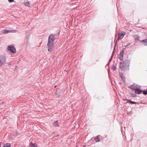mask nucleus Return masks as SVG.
<instances>
[{"instance_id": "f257e3e1", "label": "nucleus", "mask_w": 147, "mask_h": 147, "mask_svg": "<svg viewBox=\"0 0 147 147\" xmlns=\"http://www.w3.org/2000/svg\"><path fill=\"white\" fill-rule=\"evenodd\" d=\"M130 60L129 59L124 60L122 62H120L119 67L123 71H126L129 69Z\"/></svg>"}, {"instance_id": "f03ea898", "label": "nucleus", "mask_w": 147, "mask_h": 147, "mask_svg": "<svg viewBox=\"0 0 147 147\" xmlns=\"http://www.w3.org/2000/svg\"><path fill=\"white\" fill-rule=\"evenodd\" d=\"M55 36L53 34H50L48 38V43L47 44L53 45V42L55 39Z\"/></svg>"}, {"instance_id": "7ed1b4c3", "label": "nucleus", "mask_w": 147, "mask_h": 147, "mask_svg": "<svg viewBox=\"0 0 147 147\" xmlns=\"http://www.w3.org/2000/svg\"><path fill=\"white\" fill-rule=\"evenodd\" d=\"M6 62V57L3 55H0V67L4 65Z\"/></svg>"}, {"instance_id": "20e7f679", "label": "nucleus", "mask_w": 147, "mask_h": 147, "mask_svg": "<svg viewBox=\"0 0 147 147\" xmlns=\"http://www.w3.org/2000/svg\"><path fill=\"white\" fill-rule=\"evenodd\" d=\"M7 49L12 53H15L16 51L15 48L12 45L9 46L7 47Z\"/></svg>"}, {"instance_id": "39448f33", "label": "nucleus", "mask_w": 147, "mask_h": 147, "mask_svg": "<svg viewBox=\"0 0 147 147\" xmlns=\"http://www.w3.org/2000/svg\"><path fill=\"white\" fill-rule=\"evenodd\" d=\"M125 48H123L122 49L120 54L119 56V58L120 60L122 61L123 59V55L124 54V51Z\"/></svg>"}, {"instance_id": "423d86ee", "label": "nucleus", "mask_w": 147, "mask_h": 147, "mask_svg": "<svg viewBox=\"0 0 147 147\" xmlns=\"http://www.w3.org/2000/svg\"><path fill=\"white\" fill-rule=\"evenodd\" d=\"M125 34V32H121V33H119L118 35V39H117L118 40H119V39H122L123 36Z\"/></svg>"}, {"instance_id": "0eeeda50", "label": "nucleus", "mask_w": 147, "mask_h": 147, "mask_svg": "<svg viewBox=\"0 0 147 147\" xmlns=\"http://www.w3.org/2000/svg\"><path fill=\"white\" fill-rule=\"evenodd\" d=\"M53 45H49L47 44V47L48 48V50L50 51V52L53 53L54 51V49L53 48Z\"/></svg>"}, {"instance_id": "6e6552de", "label": "nucleus", "mask_w": 147, "mask_h": 147, "mask_svg": "<svg viewBox=\"0 0 147 147\" xmlns=\"http://www.w3.org/2000/svg\"><path fill=\"white\" fill-rule=\"evenodd\" d=\"M129 88L131 89L132 90H135L138 87L137 84H133L130 86L129 87Z\"/></svg>"}, {"instance_id": "1a4fd4ad", "label": "nucleus", "mask_w": 147, "mask_h": 147, "mask_svg": "<svg viewBox=\"0 0 147 147\" xmlns=\"http://www.w3.org/2000/svg\"><path fill=\"white\" fill-rule=\"evenodd\" d=\"M141 42L145 46L147 45V38L141 40Z\"/></svg>"}, {"instance_id": "9d476101", "label": "nucleus", "mask_w": 147, "mask_h": 147, "mask_svg": "<svg viewBox=\"0 0 147 147\" xmlns=\"http://www.w3.org/2000/svg\"><path fill=\"white\" fill-rule=\"evenodd\" d=\"M142 92V90L140 89L139 88H137L135 90V93L138 94H141Z\"/></svg>"}, {"instance_id": "9b49d317", "label": "nucleus", "mask_w": 147, "mask_h": 147, "mask_svg": "<svg viewBox=\"0 0 147 147\" xmlns=\"http://www.w3.org/2000/svg\"><path fill=\"white\" fill-rule=\"evenodd\" d=\"M127 100V102H129L131 104H136V102L132 101H131V100L129 99H125L124 100Z\"/></svg>"}, {"instance_id": "f8f14e48", "label": "nucleus", "mask_w": 147, "mask_h": 147, "mask_svg": "<svg viewBox=\"0 0 147 147\" xmlns=\"http://www.w3.org/2000/svg\"><path fill=\"white\" fill-rule=\"evenodd\" d=\"M24 4L25 5L28 7H30V2L29 1H24Z\"/></svg>"}, {"instance_id": "ddd939ff", "label": "nucleus", "mask_w": 147, "mask_h": 147, "mask_svg": "<svg viewBox=\"0 0 147 147\" xmlns=\"http://www.w3.org/2000/svg\"><path fill=\"white\" fill-rule=\"evenodd\" d=\"M29 147H37V144L30 143L29 144Z\"/></svg>"}, {"instance_id": "4468645a", "label": "nucleus", "mask_w": 147, "mask_h": 147, "mask_svg": "<svg viewBox=\"0 0 147 147\" xmlns=\"http://www.w3.org/2000/svg\"><path fill=\"white\" fill-rule=\"evenodd\" d=\"M2 32L4 34H7L11 32V31L8 30H3Z\"/></svg>"}, {"instance_id": "2eb2a0df", "label": "nucleus", "mask_w": 147, "mask_h": 147, "mask_svg": "<svg viewBox=\"0 0 147 147\" xmlns=\"http://www.w3.org/2000/svg\"><path fill=\"white\" fill-rule=\"evenodd\" d=\"M11 144L10 143H7L5 144L3 147H11Z\"/></svg>"}, {"instance_id": "dca6fc26", "label": "nucleus", "mask_w": 147, "mask_h": 147, "mask_svg": "<svg viewBox=\"0 0 147 147\" xmlns=\"http://www.w3.org/2000/svg\"><path fill=\"white\" fill-rule=\"evenodd\" d=\"M119 74H120V76L121 77V78L122 79V80H124L125 79V77H124V76L123 74H122V73H120Z\"/></svg>"}, {"instance_id": "f3484780", "label": "nucleus", "mask_w": 147, "mask_h": 147, "mask_svg": "<svg viewBox=\"0 0 147 147\" xmlns=\"http://www.w3.org/2000/svg\"><path fill=\"white\" fill-rule=\"evenodd\" d=\"M53 125L55 127L59 126V125L58 124V121H56L53 123Z\"/></svg>"}, {"instance_id": "a211bd4d", "label": "nucleus", "mask_w": 147, "mask_h": 147, "mask_svg": "<svg viewBox=\"0 0 147 147\" xmlns=\"http://www.w3.org/2000/svg\"><path fill=\"white\" fill-rule=\"evenodd\" d=\"M139 36L138 35H137L134 36V39L136 40H139Z\"/></svg>"}, {"instance_id": "6ab92c4d", "label": "nucleus", "mask_w": 147, "mask_h": 147, "mask_svg": "<svg viewBox=\"0 0 147 147\" xmlns=\"http://www.w3.org/2000/svg\"><path fill=\"white\" fill-rule=\"evenodd\" d=\"M98 136L97 137V138H94V140L96 142H98L99 141L100 139L99 138Z\"/></svg>"}, {"instance_id": "aec40b11", "label": "nucleus", "mask_w": 147, "mask_h": 147, "mask_svg": "<svg viewBox=\"0 0 147 147\" xmlns=\"http://www.w3.org/2000/svg\"><path fill=\"white\" fill-rule=\"evenodd\" d=\"M142 92L144 94L146 95L147 94V89L142 91Z\"/></svg>"}, {"instance_id": "412c9836", "label": "nucleus", "mask_w": 147, "mask_h": 147, "mask_svg": "<svg viewBox=\"0 0 147 147\" xmlns=\"http://www.w3.org/2000/svg\"><path fill=\"white\" fill-rule=\"evenodd\" d=\"M132 96L133 97H135L136 96V95L134 93H133L132 94Z\"/></svg>"}, {"instance_id": "4be33fe9", "label": "nucleus", "mask_w": 147, "mask_h": 147, "mask_svg": "<svg viewBox=\"0 0 147 147\" xmlns=\"http://www.w3.org/2000/svg\"><path fill=\"white\" fill-rule=\"evenodd\" d=\"M112 57H113V56H112L111 57V58L109 59V63H110V62L111 61V60H112Z\"/></svg>"}, {"instance_id": "5701e85b", "label": "nucleus", "mask_w": 147, "mask_h": 147, "mask_svg": "<svg viewBox=\"0 0 147 147\" xmlns=\"http://www.w3.org/2000/svg\"><path fill=\"white\" fill-rule=\"evenodd\" d=\"M8 1L10 2H12L14 0H8Z\"/></svg>"}, {"instance_id": "b1692460", "label": "nucleus", "mask_w": 147, "mask_h": 147, "mask_svg": "<svg viewBox=\"0 0 147 147\" xmlns=\"http://www.w3.org/2000/svg\"><path fill=\"white\" fill-rule=\"evenodd\" d=\"M130 45V43H128L127 44V45H126V46H125V47H127V46H129V45Z\"/></svg>"}, {"instance_id": "393cba45", "label": "nucleus", "mask_w": 147, "mask_h": 147, "mask_svg": "<svg viewBox=\"0 0 147 147\" xmlns=\"http://www.w3.org/2000/svg\"><path fill=\"white\" fill-rule=\"evenodd\" d=\"M111 68L112 69V70H115V67L114 66H113Z\"/></svg>"}, {"instance_id": "a878e982", "label": "nucleus", "mask_w": 147, "mask_h": 147, "mask_svg": "<svg viewBox=\"0 0 147 147\" xmlns=\"http://www.w3.org/2000/svg\"><path fill=\"white\" fill-rule=\"evenodd\" d=\"M8 65H9V67H11V64L10 63H7Z\"/></svg>"}, {"instance_id": "bb28decb", "label": "nucleus", "mask_w": 147, "mask_h": 147, "mask_svg": "<svg viewBox=\"0 0 147 147\" xmlns=\"http://www.w3.org/2000/svg\"><path fill=\"white\" fill-rule=\"evenodd\" d=\"M109 63H109H109L106 65V66L108 65H109Z\"/></svg>"}, {"instance_id": "cd10ccee", "label": "nucleus", "mask_w": 147, "mask_h": 147, "mask_svg": "<svg viewBox=\"0 0 147 147\" xmlns=\"http://www.w3.org/2000/svg\"><path fill=\"white\" fill-rule=\"evenodd\" d=\"M1 142H0V147H1Z\"/></svg>"}, {"instance_id": "c85d7f7f", "label": "nucleus", "mask_w": 147, "mask_h": 147, "mask_svg": "<svg viewBox=\"0 0 147 147\" xmlns=\"http://www.w3.org/2000/svg\"><path fill=\"white\" fill-rule=\"evenodd\" d=\"M82 147H86V146H85V145H84Z\"/></svg>"}, {"instance_id": "c756f323", "label": "nucleus", "mask_w": 147, "mask_h": 147, "mask_svg": "<svg viewBox=\"0 0 147 147\" xmlns=\"http://www.w3.org/2000/svg\"><path fill=\"white\" fill-rule=\"evenodd\" d=\"M116 46H115V47H114V48Z\"/></svg>"}, {"instance_id": "7c9ffc66", "label": "nucleus", "mask_w": 147, "mask_h": 147, "mask_svg": "<svg viewBox=\"0 0 147 147\" xmlns=\"http://www.w3.org/2000/svg\"><path fill=\"white\" fill-rule=\"evenodd\" d=\"M76 147H78L77 146H76Z\"/></svg>"}]
</instances>
